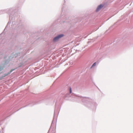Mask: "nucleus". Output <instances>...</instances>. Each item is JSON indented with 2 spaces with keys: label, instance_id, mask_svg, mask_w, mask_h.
<instances>
[{
  "label": "nucleus",
  "instance_id": "1",
  "mask_svg": "<svg viewBox=\"0 0 133 133\" xmlns=\"http://www.w3.org/2000/svg\"><path fill=\"white\" fill-rule=\"evenodd\" d=\"M63 34H61L58 35V36L55 37L53 39V41H56L57 40H58L59 38L63 37Z\"/></svg>",
  "mask_w": 133,
  "mask_h": 133
},
{
  "label": "nucleus",
  "instance_id": "2",
  "mask_svg": "<svg viewBox=\"0 0 133 133\" xmlns=\"http://www.w3.org/2000/svg\"><path fill=\"white\" fill-rule=\"evenodd\" d=\"M103 5H99L97 8L96 9V11H98L99 9L103 7Z\"/></svg>",
  "mask_w": 133,
  "mask_h": 133
},
{
  "label": "nucleus",
  "instance_id": "3",
  "mask_svg": "<svg viewBox=\"0 0 133 133\" xmlns=\"http://www.w3.org/2000/svg\"><path fill=\"white\" fill-rule=\"evenodd\" d=\"M14 70V69H11L10 71L8 72V73H7V74H5L4 75V76H2V78L3 77H5V76L8 75V74H10V73H11L13 70Z\"/></svg>",
  "mask_w": 133,
  "mask_h": 133
},
{
  "label": "nucleus",
  "instance_id": "4",
  "mask_svg": "<svg viewBox=\"0 0 133 133\" xmlns=\"http://www.w3.org/2000/svg\"><path fill=\"white\" fill-rule=\"evenodd\" d=\"M4 67V66L3 65V66H1L0 67V71H1L3 70Z\"/></svg>",
  "mask_w": 133,
  "mask_h": 133
},
{
  "label": "nucleus",
  "instance_id": "5",
  "mask_svg": "<svg viewBox=\"0 0 133 133\" xmlns=\"http://www.w3.org/2000/svg\"><path fill=\"white\" fill-rule=\"evenodd\" d=\"M96 62L94 63L92 65L91 67H93V66H95L96 65Z\"/></svg>",
  "mask_w": 133,
  "mask_h": 133
},
{
  "label": "nucleus",
  "instance_id": "6",
  "mask_svg": "<svg viewBox=\"0 0 133 133\" xmlns=\"http://www.w3.org/2000/svg\"><path fill=\"white\" fill-rule=\"evenodd\" d=\"M72 92V90L71 88L70 87V93H71Z\"/></svg>",
  "mask_w": 133,
  "mask_h": 133
}]
</instances>
